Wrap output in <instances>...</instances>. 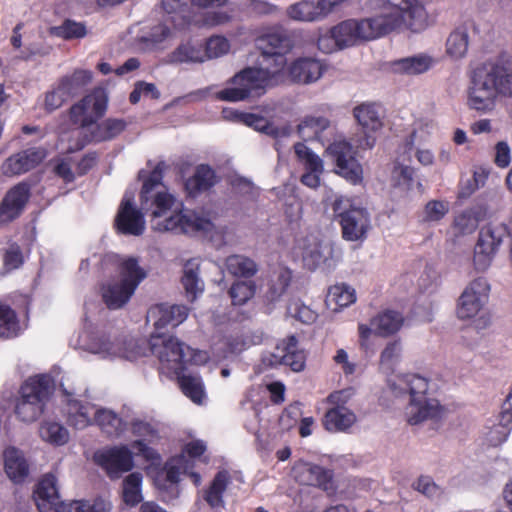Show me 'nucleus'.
Masks as SVG:
<instances>
[{
  "label": "nucleus",
  "mask_w": 512,
  "mask_h": 512,
  "mask_svg": "<svg viewBox=\"0 0 512 512\" xmlns=\"http://www.w3.org/2000/svg\"><path fill=\"white\" fill-rule=\"evenodd\" d=\"M375 14L360 20L349 19L318 38V48L324 53L369 41L393 32L420 33L431 23L423 0H369Z\"/></svg>",
  "instance_id": "obj_1"
},
{
  "label": "nucleus",
  "mask_w": 512,
  "mask_h": 512,
  "mask_svg": "<svg viewBox=\"0 0 512 512\" xmlns=\"http://www.w3.org/2000/svg\"><path fill=\"white\" fill-rule=\"evenodd\" d=\"M261 51L259 67H250L235 75L231 86L217 93L222 101L237 102L249 97L254 91L276 83V77L287 65L286 55L293 49L294 42L281 27H273L262 32L255 40Z\"/></svg>",
  "instance_id": "obj_2"
},
{
  "label": "nucleus",
  "mask_w": 512,
  "mask_h": 512,
  "mask_svg": "<svg viewBox=\"0 0 512 512\" xmlns=\"http://www.w3.org/2000/svg\"><path fill=\"white\" fill-rule=\"evenodd\" d=\"M164 164H158L143 181L140 193L142 209L150 211L151 226L158 232L193 234L213 228L211 219L195 211L184 210L178 200L163 184Z\"/></svg>",
  "instance_id": "obj_3"
},
{
  "label": "nucleus",
  "mask_w": 512,
  "mask_h": 512,
  "mask_svg": "<svg viewBox=\"0 0 512 512\" xmlns=\"http://www.w3.org/2000/svg\"><path fill=\"white\" fill-rule=\"evenodd\" d=\"M388 385L396 397L408 395L403 408V417L409 425H419L427 421H438L445 414L440 402L428 395L429 380L419 374L397 375L389 379Z\"/></svg>",
  "instance_id": "obj_4"
},
{
  "label": "nucleus",
  "mask_w": 512,
  "mask_h": 512,
  "mask_svg": "<svg viewBox=\"0 0 512 512\" xmlns=\"http://www.w3.org/2000/svg\"><path fill=\"white\" fill-rule=\"evenodd\" d=\"M104 265H113L118 277L102 286V298L109 309H119L126 305L139 284L147 277V272L134 257L116 254L106 255Z\"/></svg>",
  "instance_id": "obj_5"
},
{
  "label": "nucleus",
  "mask_w": 512,
  "mask_h": 512,
  "mask_svg": "<svg viewBox=\"0 0 512 512\" xmlns=\"http://www.w3.org/2000/svg\"><path fill=\"white\" fill-rule=\"evenodd\" d=\"M77 345L79 349L97 355L101 359L121 358L133 361L142 355V348L136 340L111 338L104 331L87 323L79 334Z\"/></svg>",
  "instance_id": "obj_6"
},
{
  "label": "nucleus",
  "mask_w": 512,
  "mask_h": 512,
  "mask_svg": "<svg viewBox=\"0 0 512 512\" xmlns=\"http://www.w3.org/2000/svg\"><path fill=\"white\" fill-rule=\"evenodd\" d=\"M491 285L487 278L480 276L471 280L463 289L456 303V316L461 321H469L477 331L490 327L491 315L486 310Z\"/></svg>",
  "instance_id": "obj_7"
},
{
  "label": "nucleus",
  "mask_w": 512,
  "mask_h": 512,
  "mask_svg": "<svg viewBox=\"0 0 512 512\" xmlns=\"http://www.w3.org/2000/svg\"><path fill=\"white\" fill-rule=\"evenodd\" d=\"M151 351L159 359L161 370L171 375H179L186 364H201L207 360L206 353L195 351L177 338H163L161 333L151 336Z\"/></svg>",
  "instance_id": "obj_8"
},
{
  "label": "nucleus",
  "mask_w": 512,
  "mask_h": 512,
  "mask_svg": "<svg viewBox=\"0 0 512 512\" xmlns=\"http://www.w3.org/2000/svg\"><path fill=\"white\" fill-rule=\"evenodd\" d=\"M52 394V379L48 375H36L28 378L20 388L15 413L23 422H33L44 412Z\"/></svg>",
  "instance_id": "obj_9"
},
{
  "label": "nucleus",
  "mask_w": 512,
  "mask_h": 512,
  "mask_svg": "<svg viewBox=\"0 0 512 512\" xmlns=\"http://www.w3.org/2000/svg\"><path fill=\"white\" fill-rule=\"evenodd\" d=\"M107 104L108 96L106 91L102 88H96L70 108L71 121L79 125L78 128L71 131V137L73 138L71 144L82 140L87 135V129L95 124L106 112Z\"/></svg>",
  "instance_id": "obj_10"
},
{
  "label": "nucleus",
  "mask_w": 512,
  "mask_h": 512,
  "mask_svg": "<svg viewBox=\"0 0 512 512\" xmlns=\"http://www.w3.org/2000/svg\"><path fill=\"white\" fill-rule=\"evenodd\" d=\"M333 212L339 220L342 236L347 241H362L371 227L366 209L356 206L351 199L339 197L333 203Z\"/></svg>",
  "instance_id": "obj_11"
},
{
  "label": "nucleus",
  "mask_w": 512,
  "mask_h": 512,
  "mask_svg": "<svg viewBox=\"0 0 512 512\" xmlns=\"http://www.w3.org/2000/svg\"><path fill=\"white\" fill-rule=\"evenodd\" d=\"M503 226L486 225L481 228L473 251V266L485 272L492 264L505 236Z\"/></svg>",
  "instance_id": "obj_12"
},
{
  "label": "nucleus",
  "mask_w": 512,
  "mask_h": 512,
  "mask_svg": "<svg viewBox=\"0 0 512 512\" xmlns=\"http://www.w3.org/2000/svg\"><path fill=\"white\" fill-rule=\"evenodd\" d=\"M93 460L111 479L119 478L134 467L133 452L127 445H116L97 450L93 455Z\"/></svg>",
  "instance_id": "obj_13"
},
{
  "label": "nucleus",
  "mask_w": 512,
  "mask_h": 512,
  "mask_svg": "<svg viewBox=\"0 0 512 512\" xmlns=\"http://www.w3.org/2000/svg\"><path fill=\"white\" fill-rule=\"evenodd\" d=\"M328 155L336 165V172L356 185L363 180V169L354 156L352 145L346 140H336L327 147Z\"/></svg>",
  "instance_id": "obj_14"
},
{
  "label": "nucleus",
  "mask_w": 512,
  "mask_h": 512,
  "mask_svg": "<svg viewBox=\"0 0 512 512\" xmlns=\"http://www.w3.org/2000/svg\"><path fill=\"white\" fill-rule=\"evenodd\" d=\"M292 475L300 484L318 487L329 496L337 492L334 473L331 469L300 460L293 466Z\"/></svg>",
  "instance_id": "obj_15"
},
{
  "label": "nucleus",
  "mask_w": 512,
  "mask_h": 512,
  "mask_svg": "<svg viewBox=\"0 0 512 512\" xmlns=\"http://www.w3.org/2000/svg\"><path fill=\"white\" fill-rule=\"evenodd\" d=\"M353 115L365 134V137L359 141V147L371 149L376 143L375 134L383 127L380 105L371 102L362 103L354 107Z\"/></svg>",
  "instance_id": "obj_16"
},
{
  "label": "nucleus",
  "mask_w": 512,
  "mask_h": 512,
  "mask_svg": "<svg viewBox=\"0 0 512 512\" xmlns=\"http://www.w3.org/2000/svg\"><path fill=\"white\" fill-rule=\"evenodd\" d=\"M115 226L118 232L125 235L140 236L144 233L146 221L143 213L134 206L133 193L124 194L115 218Z\"/></svg>",
  "instance_id": "obj_17"
},
{
  "label": "nucleus",
  "mask_w": 512,
  "mask_h": 512,
  "mask_svg": "<svg viewBox=\"0 0 512 512\" xmlns=\"http://www.w3.org/2000/svg\"><path fill=\"white\" fill-rule=\"evenodd\" d=\"M347 0H302L287 9L289 18L300 22H313L325 18Z\"/></svg>",
  "instance_id": "obj_18"
},
{
  "label": "nucleus",
  "mask_w": 512,
  "mask_h": 512,
  "mask_svg": "<svg viewBox=\"0 0 512 512\" xmlns=\"http://www.w3.org/2000/svg\"><path fill=\"white\" fill-rule=\"evenodd\" d=\"M64 394L65 416L67 423L75 429L82 430L94 423L97 407L89 402H82L75 398V391L69 390L61 384Z\"/></svg>",
  "instance_id": "obj_19"
},
{
  "label": "nucleus",
  "mask_w": 512,
  "mask_h": 512,
  "mask_svg": "<svg viewBox=\"0 0 512 512\" xmlns=\"http://www.w3.org/2000/svg\"><path fill=\"white\" fill-rule=\"evenodd\" d=\"M47 156L44 148H28L13 154L1 165L5 176H18L36 168Z\"/></svg>",
  "instance_id": "obj_20"
},
{
  "label": "nucleus",
  "mask_w": 512,
  "mask_h": 512,
  "mask_svg": "<svg viewBox=\"0 0 512 512\" xmlns=\"http://www.w3.org/2000/svg\"><path fill=\"white\" fill-rule=\"evenodd\" d=\"M331 252L330 248L323 247L319 239L313 235L298 239L295 246V253L301 256L304 266L312 271L321 265L330 267L328 257Z\"/></svg>",
  "instance_id": "obj_21"
},
{
  "label": "nucleus",
  "mask_w": 512,
  "mask_h": 512,
  "mask_svg": "<svg viewBox=\"0 0 512 512\" xmlns=\"http://www.w3.org/2000/svg\"><path fill=\"white\" fill-rule=\"evenodd\" d=\"M188 314L189 310L184 305L157 304L148 310L147 321L152 323L156 330L153 335H157L161 333V329L168 326L176 327L183 323Z\"/></svg>",
  "instance_id": "obj_22"
},
{
  "label": "nucleus",
  "mask_w": 512,
  "mask_h": 512,
  "mask_svg": "<svg viewBox=\"0 0 512 512\" xmlns=\"http://www.w3.org/2000/svg\"><path fill=\"white\" fill-rule=\"evenodd\" d=\"M298 341L294 335L279 343L268 359L272 366L286 365L293 371L300 372L305 368V353L298 349Z\"/></svg>",
  "instance_id": "obj_23"
},
{
  "label": "nucleus",
  "mask_w": 512,
  "mask_h": 512,
  "mask_svg": "<svg viewBox=\"0 0 512 512\" xmlns=\"http://www.w3.org/2000/svg\"><path fill=\"white\" fill-rule=\"evenodd\" d=\"M34 500L39 512H59L62 505L58 480L52 473L45 474L34 491Z\"/></svg>",
  "instance_id": "obj_24"
},
{
  "label": "nucleus",
  "mask_w": 512,
  "mask_h": 512,
  "mask_svg": "<svg viewBox=\"0 0 512 512\" xmlns=\"http://www.w3.org/2000/svg\"><path fill=\"white\" fill-rule=\"evenodd\" d=\"M496 96H512V67L503 61H496L479 68Z\"/></svg>",
  "instance_id": "obj_25"
},
{
  "label": "nucleus",
  "mask_w": 512,
  "mask_h": 512,
  "mask_svg": "<svg viewBox=\"0 0 512 512\" xmlns=\"http://www.w3.org/2000/svg\"><path fill=\"white\" fill-rule=\"evenodd\" d=\"M496 94L479 69L474 72L468 92V105L477 111L491 110L495 104Z\"/></svg>",
  "instance_id": "obj_26"
},
{
  "label": "nucleus",
  "mask_w": 512,
  "mask_h": 512,
  "mask_svg": "<svg viewBox=\"0 0 512 512\" xmlns=\"http://www.w3.org/2000/svg\"><path fill=\"white\" fill-rule=\"evenodd\" d=\"M126 127V123L120 119H107L101 124L94 127L90 135H85L82 140L76 141L74 144H68L63 149L68 153H73L83 149L89 142H101L113 139L118 136Z\"/></svg>",
  "instance_id": "obj_27"
},
{
  "label": "nucleus",
  "mask_w": 512,
  "mask_h": 512,
  "mask_svg": "<svg viewBox=\"0 0 512 512\" xmlns=\"http://www.w3.org/2000/svg\"><path fill=\"white\" fill-rule=\"evenodd\" d=\"M294 149L305 168V173L301 176V182L309 188H317L320 185V176L323 172L321 158L304 143L295 144Z\"/></svg>",
  "instance_id": "obj_28"
},
{
  "label": "nucleus",
  "mask_w": 512,
  "mask_h": 512,
  "mask_svg": "<svg viewBox=\"0 0 512 512\" xmlns=\"http://www.w3.org/2000/svg\"><path fill=\"white\" fill-rule=\"evenodd\" d=\"M288 71L292 81L310 84L322 77L325 65L321 60L314 57H300L290 65Z\"/></svg>",
  "instance_id": "obj_29"
},
{
  "label": "nucleus",
  "mask_w": 512,
  "mask_h": 512,
  "mask_svg": "<svg viewBox=\"0 0 512 512\" xmlns=\"http://www.w3.org/2000/svg\"><path fill=\"white\" fill-rule=\"evenodd\" d=\"M29 198V187L19 183L11 188L0 205V222L7 223L17 218Z\"/></svg>",
  "instance_id": "obj_30"
},
{
  "label": "nucleus",
  "mask_w": 512,
  "mask_h": 512,
  "mask_svg": "<svg viewBox=\"0 0 512 512\" xmlns=\"http://www.w3.org/2000/svg\"><path fill=\"white\" fill-rule=\"evenodd\" d=\"M487 207L483 204L471 205L454 216L453 229L459 235H469L476 231L480 222L487 217Z\"/></svg>",
  "instance_id": "obj_31"
},
{
  "label": "nucleus",
  "mask_w": 512,
  "mask_h": 512,
  "mask_svg": "<svg viewBox=\"0 0 512 512\" xmlns=\"http://www.w3.org/2000/svg\"><path fill=\"white\" fill-rule=\"evenodd\" d=\"M194 462L185 458L184 455H179L171 458L165 464L166 480L169 482L170 487L178 494V482L182 474H187L196 486H199L202 477L199 473L194 472L192 469Z\"/></svg>",
  "instance_id": "obj_32"
},
{
  "label": "nucleus",
  "mask_w": 512,
  "mask_h": 512,
  "mask_svg": "<svg viewBox=\"0 0 512 512\" xmlns=\"http://www.w3.org/2000/svg\"><path fill=\"white\" fill-rule=\"evenodd\" d=\"M203 44L197 41L188 40L179 44L171 53L166 56L168 64H201L204 63Z\"/></svg>",
  "instance_id": "obj_33"
},
{
  "label": "nucleus",
  "mask_w": 512,
  "mask_h": 512,
  "mask_svg": "<svg viewBox=\"0 0 512 512\" xmlns=\"http://www.w3.org/2000/svg\"><path fill=\"white\" fill-rule=\"evenodd\" d=\"M512 424V388L502 405L501 422L494 424L486 432V440L491 446L504 443L510 432Z\"/></svg>",
  "instance_id": "obj_34"
},
{
  "label": "nucleus",
  "mask_w": 512,
  "mask_h": 512,
  "mask_svg": "<svg viewBox=\"0 0 512 512\" xmlns=\"http://www.w3.org/2000/svg\"><path fill=\"white\" fill-rule=\"evenodd\" d=\"M476 29L474 22H466L454 29L446 40V54L452 60L463 59L469 48V31Z\"/></svg>",
  "instance_id": "obj_35"
},
{
  "label": "nucleus",
  "mask_w": 512,
  "mask_h": 512,
  "mask_svg": "<svg viewBox=\"0 0 512 512\" xmlns=\"http://www.w3.org/2000/svg\"><path fill=\"white\" fill-rule=\"evenodd\" d=\"M241 122L249 127H253L257 131L263 132L275 138V149L277 151H280L281 148L280 141L282 139L288 138L292 133V129L289 125H284L281 127L275 126L274 124L267 121L264 117L253 113H244L241 116Z\"/></svg>",
  "instance_id": "obj_36"
},
{
  "label": "nucleus",
  "mask_w": 512,
  "mask_h": 512,
  "mask_svg": "<svg viewBox=\"0 0 512 512\" xmlns=\"http://www.w3.org/2000/svg\"><path fill=\"white\" fill-rule=\"evenodd\" d=\"M231 482V476L226 470H221L214 476L203 491V499L210 508L223 509L225 507L224 494Z\"/></svg>",
  "instance_id": "obj_37"
},
{
  "label": "nucleus",
  "mask_w": 512,
  "mask_h": 512,
  "mask_svg": "<svg viewBox=\"0 0 512 512\" xmlns=\"http://www.w3.org/2000/svg\"><path fill=\"white\" fill-rule=\"evenodd\" d=\"M4 469L8 478L14 483H21L29 474V465L21 450L8 447L3 452Z\"/></svg>",
  "instance_id": "obj_38"
},
{
  "label": "nucleus",
  "mask_w": 512,
  "mask_h": 512,
  "mask_svg": "<svg viewBox=\"0 0 512 512\" xmlns=\"http://www.w3.org/2000/svg\"><path fill=\"white\" fill-rule=\"evenodd\" d=\"M435 64L436 60L431 55L419 53L394 61L392 68L397 73L419 75L430 70Z\"/></svg>",
  "instance_id": "obj_39"
},
{
  "label": "nucleus",
  "mask_w": 512,
  "mask_h": 512,
  "mask_svg": "<svg viewBox=\"0 0 512 512\" xmlns=\"http://www.w3.org/2000/svg\"><path fill=\"white\" fill-rule=\"evenodd\" d=\"M355 413L347 407H332L325 413L324 427L330 432H345L356 423Z\"/></svg>",
  "instance_id": "obj_40"
},
{
  "label": "nucleus",
  "mask_w": 512,
  "mask_h": 512,
  "mask_svg": "<svg viewBox=\"0 0 512 512\" xmlns=\"http://www.w3.org/2000/svg\"><path fill=\"white\" fill-rule=\"evenodd\" d=\"M292 279V272L287 267L278 265L271 274L268 283V289L265 297L267 301L274 303L278 301L286 292Z\"/></svg>",
  "instance_id": "obj_41"
},
{
  "label": "nucleus",
  "mask_w": 512,
  "mask_h": 512,
  "mask_svg": "<svg viewBox=\"0 0 512 512\" xmlns=\"http://www.w3.org/2000/svg\"><path fill=\"white\" fill-rule=\"evenodd\" d=\"M186 297L194 301L204 291V282L199 276V265L194 261H187L184 265L183 276L181 279Z\"/></svg>",
  "instance_id": "obj_42"
},
{
  "label": "nucleus",
  "mask_w": 512,
  "mask_h": 512,
  "mask_svg": "<svg viewBox=\"0 0 512 512\" xmlns=\"http://www.w3.org/2000/svg\"><path fill=\"white\" fill-rule=\"evenodd\" d=\"M404 318L401 313L386 310L371 320L374 332L380 336H389L398 332L403 326Z\"/></svg>",
  "instance_id": "obj_43"
},
{
  "label": "nucleus",
  "mask_w": 512,
  "mask_h": 512,
  "mask_svg": "<svg viewBox=\"0 0 512 512\" xmlns=\"http://www.w3.org/2000/svg\"><path fill=\"white\" fill-rule=\"evenodd\" d=\"M330 126L328 118L319 115H306L297 125L299 136L305 140H320L322 132Z\"/></svg>",
  "instance_id": "obj_44"
},
{
  "label": "nucleus",
  "mask_w": 512,
  "mask_h": 512,
  "mask_svg": "<svg viewBox=\"0 0 512 512\" xmlns=\"http://www.w3.org/2000/svg\"><path fill=\"white\" fill-rule=\"evenodd\" d=\"M94 423L100 427L103 433L111 437L120 436L126 429L123 420L112 410L105 408H97Z\"/></svg>",
  "instance_id": "obj_45"
},
{
  "label": "nucleus",
  "mask_w": 512,
  "mask_h": 512,
  "mask_svg": "<svg viewBox=\"0 0 512 512\" xmlns=\"http://www.w3.org/2000/svg\"><path fill=\"white\" fill-rule=\"evenodd\" d=\"M215 173L207 165H199L192 177L186 180L185 190L190 196H196L215 184Z\"/></svg>",
  "instance_id": "obj_46"
},
{
  "label": "nucleus",
  "mask_w": 512,
  "mask_h": 512,
  "mask_svg": "<svg viewBox=\"0 0 512 512\" xmlns=\"http://www.w3.org/2000/svg\"><path fill=\"white\" fill-rule=\"evenodd\" d=\"M355 301V289L344 283L330 287L326 297V304L333 311L348 307Z\"/></svg>",
  "instance_id": "obj_47"
},
{
  "label": "nucleus",
  "mask_w": 512,
  "mask_h": 512,
  "mask_svg": "<svg viewBox=\"0 0 512 512\" xmlns=\"http://www.w3.org/2000/svg\"><path fill=\"white\" fill-rule=\"evenodd\" d=\"M92 80V72L86 69H75L71 74L65 75L59 79V84L63 87L70 99L77 96Z\"/></svg>",
  "instance_id": "obj_48"
},
{
  "label": "nucleus",
  "mask_w": 512,
  "mask_h": 512,
  "mask_svg": "<svg viewBox=\"0 0 512 512\" xmlns=\"http://www.w3.org/2000/svg\"><path fill=\"white\" fill-rule=\"evenodd\" d=\"M437 129L436 123L432 120H418L409 137L405 140L404 147L407 152L412 151L416 146L428 142Z\"/></svg>",
  "instance_id": "obj_49"
},
{
  "label": "nucleus",
  "mask_w": 512,
  "mask_h": 512,
  "mask_svg": "<svg viewBox=\"0 0 512 512\" xmlns=\"http://www.w3.org/2000/svg\"><path fill=\"white\" fill-rule=\"evenodd\" d=\"M185 396L196 404H202L206 397L202 379L199 376L184 374L175 375Z\"/></svg>",
  "instance_id": "obj_50"
},
{
  "label": "nucleus",
  "mask_w": 512,
  "mask_h": 512,
  "mask_svg": "<svg viewBox=\"0 0 512 512\" xmlns=\"http://www.w3.org/2000/svg\"><path fill=\"white\" fill-rule=\"evenodd\" d=\"M41 439L54 446L68 443L70 435L66 427L55 421H44L39 427Z\"/></svg>",
  "instance_id": "obj_51"
},
{
  "label": "nucleus",
  "mask_w": 512,
  "mask_h": 512,
  "mask_svg": "<svg viewBox=\"0 0 512 512\" xmlns=\"http://www.w3.org/2000/svg\"><path fill=\"white\" fill-rule=\"evenodd\" d=\"M227 271L236 277L249 278L258 272V266L254 260L243 255H231L225 262Z\"/></svg>",
  "instance_id": "obj_52"
},
{
  "label": "nucleus",
  "mask_w": 512,
  "mask_h": 512,
  "mask_svg": "<svg viewBox=\"0 0 512 512\" xmlns=\"http://www.w3.org/2000/svg\"><path fill=\"white\" fill-rule=\"evenodd\" d=\"M142 480L139 472H133L123 480V500L127 505L133 507L142 501Z\"/></svg>",
  "instance_id": "obj_53"
},
{
  "label": "nucleus",
  "mask_w": 512,
  "mask_h": 512,
  "mask_svg": "<svg viewBox=\"0 0 512 512\" xmlns=\"http://www.w3.org/2000/svg\"><path fill=\"white\" fill-rule=\"evenodd\" d=\"M20 331L21 327L15 311L0 302V337L12 338L17 336Z\"/></svg>",
  "instance_id": "obj_54"
},
{
  "label": "nucleus",
  "mask_w": 512,
  "mask_h": 512,
  "mask_svg": "<svg viewBox=\"0 0 512 512\" xmlns=\"http://www.w3.org/2000/svg\"><path fill=\"white\" fill-rule=\"evenodd\" d=\"M449 202L443 200L428 201L420 215L423 223H437L441 221L449 212Z\"/></svg>",
  "instance_id": "obj_55"
},
{
  "label": "nucleus",
  "mask_w": 512,
  "mask_h": 512,
  "mask_svg": "<svg viewBox=\"0 0 512 512\" xmlns=\"http://www.w3.org/2000/svg\"><path fill=\"white\" fill-rule=\"evenodd\" d=\"M50 33L57 37L70 40L84 38L87 35V30L83 23L68 19L61 25L52 27Z\"/></svg>",
  "instance_id": "obj_56"
},
{
  "label": "nucleus",
  "mask_w": 512,
  "mask_h": 512,
  "mask_svg": "<svg viewBox=\"0 0 512 512\" xmlns=\"http://www.w3.org/2000/svg\"><path fill=\"white\" fill-rule=\"evenodd\" d=\"M110 508V504L104 500H76L68 504L62 503L59 512H108Z\"/></svg>",
  "instance_id": "obj_57"
},
{
  "label": "nucleus",
  "mask_w": 512,
  "mask_h": 512,
  "mask_svg": "<svg viewBox=\"0 0 512 512\" xmlns=\"http://www.w3.org/2000/svg\"><path fill=\"white\" fill-rule=\"evenodd\" d=\"M204 60L208 61L226 55L231 48L230 42L227 38L220 35H214L208 38L203 45Z\"/></svg>",
  "instance_id": "obj_58"
},
{
  "label": "nucleus",
  "mask_w": 512,
  "mask_h": 512,
  "mask_svg": "<svg viewBox=\"0 0 512 512\" xmlns=\"http://www.w3.org/2000/svg\"><path fill=\"white\" fill-rule=\"evenodd\" d=\"M256 292V285L253 281H237L230 290L229 295L234 305H244Z\"/></svg>",
  "instance_id": "obj_59"
},
{
  "label": "nucleus",
  "mask_w": 512,
  "mask_h": 512,
  "mask_svg": "<svg viewBox=\"0 0 512 512\" xmlns=\"http://www.w3.org/2000/svg\"><path fill=\"white\" fill-rule=\"evenodd\" d=\"M402 347L399 341H392L386 345L380 356V367L385 371H392L400 361Z\"/></svg>",
  "instance_id": "obj_60"
},
{
  "label": "nucleus",
  "mask_w": 512,
  "mask_h": 512,
  "mask_svg": "<svg viewBox=\"0 0 512 512\" xmlns=\"http://www.w3.org/2000/svg\"><path fill=\"white\" fill-rule=\"evenodd\" d=\"M24 264V256L20 246L12 243L5 250L3 255V268L6 272L19 269Z\"/></svg>",
  "instance_id": "obj_61"
},
{
  "label": "nucleus",
  "mask_w": 512,
  "mask_h": 512,
  "mask_svg": "<svg viewBox=\"0 0 512 512\" xmlns=\"http://www.w3.org/2000/svg\"><path fill=\"white\" fill-rule=\"evenodd\" d=\"M69 100V94L66 93L59 82H57L53 89L46 93L44 106L47 111L52 112L59 109Z\"/></svg>",
  "instance_id": "obj_62"
},
{
  "label": "nucleus",
  "mask_w": 512,
  "mask_h": 512,
  "mask_svg": "<svg viewBox=\"0 0 512 512\" xmlns=\"http://www.w3.org/2000/svg\"><path fill=\"white\" fill-rule=\"evenodd\" d=\"M288 313L304 324H312L317 319L316 312L298 300L290 303Z\"/></svg>",
  "instance_id": "obj_63"
},
{
  "label": "nucleus",
  "mask_w": 512,
  "mask_h": 512,
  "mask_svg": "<svg viewBox=\"0 0 512 512\" xmlns=\"http://www.w3.org/2000/svg\"><path fill=\"white\" fill-rule=\"evenodd\" d=\"M413 488L428 498H437L441 495V488L429 476H421L414 483Z\"/></svg>",
  "instance_id": "obj_64"
}]
</instances>
